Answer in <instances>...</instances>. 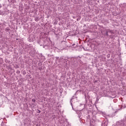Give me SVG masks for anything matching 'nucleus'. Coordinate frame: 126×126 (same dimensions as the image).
I'll return each instance as SVG.
<instances>
[{
	"label": "nucleus",
	"mask_w": 126,
	"mask_h": 126,
	"mask_svg": "<svg viewBox=\"0 0 126 126\" xmlns=\"http://www.w3.org/2000/svg\"><path fill=\"white\" fill-rule=\"evenodd\" d=\"M32 101L35 103V102H36V100L35 99V98H32Z\"/></svg>",
	"instance_id": "1"
},
{
	"label": "nucleus",
	"mask_w": 126,
	"mask_h": 126,
	"mask_svg": "<svg viewBox=\"0 0 126 126\" xmlns=\"http://www.w3.org/2000/svg\"><path fill=\"white\" fill-rule=\"evenodd\" d=\"M39 113H41V111H39Z\"/></svg>",
	"instance_id": "2"
}]
</instances>
